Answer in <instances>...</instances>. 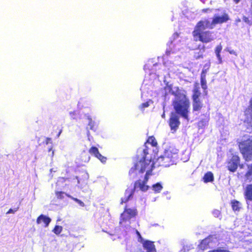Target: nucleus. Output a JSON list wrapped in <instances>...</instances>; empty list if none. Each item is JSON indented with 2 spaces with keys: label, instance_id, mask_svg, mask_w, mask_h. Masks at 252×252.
<instances>
[{
  "label": "nucleus",
  "instance_id": "39448f33",
  "mask_svg": "<svg viewBox=\"0 0 252 252\" xmlns=\"http://www.w3.org/2000/svg\"><path fill=\"white\" fill-rule=\"evenodd\" d=\"M207 28L212 29L214 28V26L212 25V22L208 20L205 19L199 21L193 31V35L194 36L198 35V34L204 32L203 31Z\"/></svg>",
  "mask_w": 252,
  "mask_h": 252
},
{
  "label": "nucleus",
  "instance_id": "c03bdc74",
  "mask_svg": "<svg viewBox=\"0 0 252 252\" xmlns=\"http://www.w3.org/2000/svg\"><path fill=\"white\" fill-rule=\"evenodd\" d=\"M236 3H237L239 2L240 0H233Z\"/></svg>",
  "mask_w": 252,
  "mask_h": 252
},
{
  "label": "nucleus",
  "instance_id": "79ce46f5",
  "mask_svg": "<svg viewBox=\"0 0 252 252\" xmlns=\"http://www.w3.org/2000/svg\"><path fill=\"white\" fill-rule=\"evenodd\" d=\"M143 153H144L145 155H146L147 154H148V152H147V150L146 149L143 150Z\"/></svg>",
  "mask_w": 252,
  "mask_h": 252
},
{
  "label": "nucleus",
  "instance_id": "a211bd4d",
  "mask_svg": "<svg viewBox=\"0 0 252 252\" xmlns=\"http://www.w3.org/2000/svg\"><path fill=\"white\" fill-rule=\"evenodd\" d=\"M202 107V103L200 99H193V109L194 111H198Z\"/></svg>",
  "mask_w": 252,
  "mask_h": 252
},
{
  "label": "nucleus",
  "instance_id": "58836bf2",
  "mask_svg": "<svg viewBox=\"0 0 252 252\" xmlns=\"http://www.w3.org/2000/svg\"><path fill=\"white\" fill-rule=\"evenodd\" d=\"M149 172H148V173H147V172H146V176H145V179H144V180L143 181V182H146V183H147V181H148V177H147V176H148V175H149V174H150Z\"/></svg>",
  "mask_w": 252,
  "mask_h": 252
},
{
  "label": "nucleus",
  "instance_id": "f8f14e48",
  "mask_svg": "<svg viewBox=\"0 0 252 252\" xmlns=\"http://www.w3.org/2000/svg\"><path fill=\"white\" fill-rule=\"evenodd\" d=\"M89 152L92 155H94L95 157L98 158L102 162L104 163L106 162V158L103 156H102L98 151V150L97 148L95 147H92L90 150Z\"/></svg>",
  "mask_w": 252,
  "mask_h": 252
},
{
  "label": "nucleus",
  "instance_id": "2eb2a0df",
  "mask_svg": "<svg viewBox=\"0 0 252 252\" xmlns=\"http://www.w3.org/2000/svg\"><path fill=\"white\" fill-rule=\"evenodd\" d=\"M199 87L198 84H196L194 86L193 91V95H192V99H199V96H200L201 93L199 91Z\"/></svg>",
  "mask_w": 252,
  "mask_h": 252
},
{
  "label": "nucleus",
  "instance_id": "6ab92c4d",
  "mask_svg": "<svg viewBox=\"0 0 252 252\" xmlns=\"http://www.w3.org/2000/svg\"><path fill=\"white\" fill-rule=\"evenodd\" d=\"M136 210L131 209H126L125 211L123 212V216L125 217L126 215H129L131 218L136 215Z\"/></svg>",
  "mask_w": 252,
  "mask_h": 252
},
{
  "label": "nucleus",
  "instance_id": "a18cd8bd",
  "mask_svg": "<svg viewBox=\"0 0 252 252\" xmlns=\"http://www.w3.org/2000/svg\"><path fill=\"white\" fill-rule=\"evenodd\" d=\"M62 132V130H60V132L58 133V134L57 135V137H59L61 134Z\"/></svg>",
  "mask_w": 252,
  "mask_h": 252
},
{
  "label": "nucleus",
  "instance_id": "f704fd0d",
  "mask_svg": "<svg viewBox=\"0 0 252 252\" xmlns=\"http://www.w3.org/2000/svg\"><path fill=\"white\" fill-rule=\"evenodd\" d=\"M225 50H227L228 52H229V53L230 54H234V55L237 56V54H236L235 51H234L233 50H230L229 49H226Z\"/></svg>",
  "mask_w": 252,
  "mask_h": 252
},
{
  "label": "nucleus",
  "instance_id": "423d86ee",
  "mask_svg": "<svg viewBox=\"0 0 252 252\" xmlns=\"http://www.w3.org/2000/svg\"><path fill=\"white\" fill-rule=\"evenodd\" d=\"M240 159L238 156L233 155L227 164L228 169L231 172H235L239 164Z\"/></svg>",
  "mask_w": 252,
  "mask_h": 252
},
{
  "label": "nucleus",
  "instance_id": "e433bc0d",
  "mask_svg": "<svg viewBox=\"0 0 252 252\" xmlns=\"http://www.w3.org/2000/svg\"><path fill=\"white\" fill-rule=\"evenodd\" d=\"M213 214L215 217H218L219 215H220V211L218 210H215L213 212Z\"/></svg>",
  "mask_w": 252,
  "mask_h": 252
},
{
  "label": "nucleus",
  "instance_id": "7c9ffc66",
  "mask_svg": "<svg viewBox=\"0 0 252 252\" xmlns=\"http://www.w3.org/2000/svg\"><path fill=\"white\" fill-rule=\"evenodd\" d=\"M151 102V101H147L145 103H143L141 106H140V108L141 109H143V108H145L146 107H147L149 106V103Z\"/></svg>",
  "mask_w": 252,
  "mask_h": 252
},
{
  "label": "nucleus",
  "instance_id": "f3484780",
  "mask_svg": "<svg viewBox=\"0 0 252 252\" xmlns=\"http://www.w3.org/2000/svg\"><path fill=\"white\" fill-rule=\"evenodd\" d=\"M212 237H209L203 240L200 244V247L201 249H205L207 248V246L211 243V239Z\"/></svg>",
  "mask_w": 252,
  "mask_h": 252
},
{
  "label": "nucleus",
  "instance_id": "49530a36",
  "mask_svg": "<svg viewBox=\"0 0 252 252\" xmlns=\"http://www.w3.org/2000/svg\"><path fill=\"white\" fill-rule=\"evenodd\" d=\"M240 21H241V20H240V19H238L236 20V21H237V22H240Z\"/></svg>",
  "mask_w": 252,
  "mask_h": 252
},
{
  "label": "nucleus",
  "instance_id": "9d476101",
  "mask_svg": "<svg viewBox=\"0 0 252 252\" xmlns=\"http://www.w3.org/2000/svg\"><path fill=\"white\" fill-rule=\"evenodd\" d=\"M178 153V150L173 148L170 147L167 149L165 150V151L163 155H164L166 157L170 158V159L172 160H174V159L176 157V154Z\"/></svg>",
  "mask_w": 252,
  "mask_h": 252
},
{
  "label": "nucleus",
  "instance_id": "f03ea898",
  "mask_svg": "<svg viewBox=\"0 0 252 252\" xmlns=\"http://www.w3.org/2000/svg\"><path fill=\"white\" fill-rule=\"evenodd\" d=\"M239 147L245 160H251L252 159V136H245L239 143Z\"/></svg>",
  "mask_w": 252,
  "mask_h": 252
},
{
  "label": "nucleus",
  "instance_id": "37998d69",
  "mask_svg": "<svg viewBox=\"0 0 252 252\" xmlns=\"http://www.w3.org/2000/svg\"><path fill=\"white\" fill-rule=\"evenodd\" d=\"M50 140H51V139H50V138H47L46 139V144H47L49 143V141H50Z\"/></svg>",
  "mask_w": 252,
  "mask_h": 252
},
{
  "label": "nucleus",
  "instance_id": "c85d7f7f",
  "mask_svg": "<svg viewBox=\"0 0 252 252\" xmlns=\"http://www.w3.org/2000/svg\"><path fill=\"white\" fill-rule=\"evenodd\" d=\"M147 142L151 144L154 146L157 145V142L154 137H150L147 140Z\"/></svg>",
  "mask_w": 252,
  "mask_h": 252
},
{
  "label": "nucleus",
  "instance_id": "c9c22d12",
  "mask_svg": "<svg viewBox=\"0 0 252 252\" xmlns=\"http://www.w3.org/2000/svg\"><path fill=\"white\" fill-rule=\"evenodd\" d=\"M62 192H56V195L58 198H62Z\"/></svg>",
  "mask_w": 252,
  "mask_h": 252
},
{
  "label": "nucleus",
  "instance_id": "0eeeda50",
  "mask_svg": "<svg viewBox=\"0 0 252 252\" xmlns=\"http://www.w3.org/2000/svg\"><path fill=\"white\" fill-rule=\"evenodd\" d=\"M199 38V40L203 42L208 43L214 39V37L212 35V33L209 31L202 32L197 35Z\"/></svg>",
  "mask_w": 252,
  "mask_h": 252
},
{
  "label": "nucleus",
  "instance_id": "aec40b11",
  "mask_svg": "<svg viewBox=\"0 0 252 252\" xmlns=\"http://www.w3.org/2000/svg\"><path fill=\"white\" fill-rule=\"evenodd\" d=\"M214 176L211 172H207L204 176L203 180L204 182L207 183L213 181Z\"/></svg>",
  "mask_w": 252,
  "mask_h": 252
},
{
  "label": "nucleus",
  "instance_id": "412c9836",
  "mask_svg": "<svg viewBox=\"0 0 252 252\" xmlns=\"http://www.w3.org/2000/svg\"><path fill=\"white\" fill-rule=\"evenodd\" d=\"M221 50H222V46L220 45H218L216 48V50H215V53H216V56L219 61L220 63H221L222 62L220 54V52Z\"/></svg>",
  "mask_w": 252,
  "mask_h": 252
},
{
  "label": "nucleus",
  "instance_id": "4468645a",
  "mask_svg": "<svg viewBox=\"0 0 252 252\" xmlns=\"http://www.w3.org/2000/svg\"><path fill=\"white\" fill-rule=\"evenodd\" d=\"M51 221V220L49 217L43 215H41L38 217L36 222L38 224H40L42 222H43L45 224V227H47Z\"/></svg>",
  "mask_w": 252,
  "mask_h": 252
},
{
  "label": "nucleus",
  "instance_id": "20e7f679",
  "mask_svg": "<svg viewBox=\"0 0 252 252\" xmlns=\"http://www.w3.org/2000/svg\"><path fill=\"white\" fill-rule=\"evenodd\" d=\"M146 182H142L140 180L136 181L134 184V188L133 189H126V190L125 197L121 199V203L127 202L130 197L132 196L134 191L137 188H139L142 191H147L149 189V186L146 185Z\"/></svg>",
  "mask_w": 252,
  "mask_h": 252
},
{
  "label": "nucleus",
  "instance_id": "3c124183",
  "mask_svg": "<svg viewBox=\"0 0 252 252\" xmlns=\"http://www.w3.org/2000/svg\"><path fill=\"white\" fill-rule=\"evenodd\" d=\"M51 150V148L49 149V151H50Z\"/></svg>",
  "mask_w": 252,
  "mask_h": 252
},
{
  "label": "nucleus",
  "instance_id": "393cba45",
  "mask_svg": "<svg viewBox=\"0 0 252 252\" xmlns=\"http://www.w3.org/2000/svg\"><path fill=\"white\" fill-rule=\"evenodd\" d=\"M249 170L246 174V177L248 180H252V164L248 166Z\"/></svg>",
  "mask_w": 252,
  "mask_h": 252
},
{
  "label": "nucleus",
  "instance_id": "b1692460",
  "mask_svg": "<svg viewBox=\"0 0 252 252\" xmlns=\"http://www.w3.org/2000/svg\"><path fill=\"white\" fill-rule=\"evenodd\" d=\"M152 188L155 192H159L162 189V186L159 183H157L153 185Z\"/></svg>",
  "mask_w": 252,
  "mask_h": 252
},
{
  "label": "nucleus",
  "instance_id": "09e8293b",
  "mask_svg": "<svg viewBox=\"0 0 252 252\" xmlns=\"http://www.w3.org/2000/svg\"><path fill=\"white\" fill-rule=\"evenodd\" d=\"M54 151H53V152H52V156H54Z\"/></svg>",
  "mask_w": 252,
  "mask_h": 252
},
{
  "label": "nucleus",
  "instance_id": "9b49d317",
  "mask_svg": "<svg viewBox=\"0 0 252 252\" xmlns=\"http://www.w3.org/2000/svg\"><path fill=\"white\" fill-rule=\"evenodd\" d=\"M169 124L171 129L176 130L178 127L180 122L179 121V117L176 114H172L170 119Z\"/></svg>",
  "mask_w": 252,
  "mask_h": 252
},
{
  "label": "nucleus",
  "instance_id": "de8ad7c7",
  "mask_svg": "<svg viewBox=\"0 0 252 252\" xmlns=\"http://www.w3.org/2000/svg\"><path fill=\"white\" fill-rule=\"evenodd\" d=\"M243 165H240V167L241 168H243Z\"/></svg>",
  "mask_w": 252,
  "mask_h": 252
},
{
  "label": "nucleus",
  "instance_id": "a19ab883",
  "mask_svg": "<svg viewBox=\"0 0 252 252\" xmlns=\"http://www.w3.org/2000/svg\"><path fill=\"white\" fill-rule=\"evenodd\" d=\"M178 36V34L177 33H174L173 35V37L174 38H177Z\"/></svg>",
  "mask_w": 252,
  "mask_h": 252
},
{
  "label": "nucleus",
  "instance_id": "7ed1b4c3",
  "mask_svg": "<svg viewBox=\"0 0 252 252\" xmlns=\"http://www.w3.org/2000/svg\"><path fill=\"white\" fill-rule=\"evenodd\" d=\"M154 165V163L151 162L150 159H146L145 158L143 160H141L136 163L134 168H131L129 170V174L132 175V174L135 171L136 174L138 173H143L146 171L147 173L150 172Z\"/></svg>",
  "mask_w": 252,
  "mask_h": 252
},
{
  "label": "nucleus",
  "instance_id": "c756f323",
  "mask_svg": "<svg viewBox=\"0 0 252 252\" xmlns=\"http://www.w3.org/2000/svg\"><path fill=\"white\" fill-rule=\"evenodd\" d=\"M172 45V42L170 43V44L169 45V48L167 49L166 53L167 55H170L171 53H174L175 51L173 50L171 47Z\"/></svg>",
  "mask_w": 252,
  "mask_h": 252
},
{
  "label": "nucleus",
  "instance_id": "4be33fe9",
  "mask_svg": "<svg viewBox=\"0 0 252 252\" xmlns=\"http://www.w3.org/2000/svg\"><path fill=\"white\" fill-rule=\"evenodd\" d=\"M130 219L131 218L130 217V216H129L128 215H126V216L124 217L123 216V213H122L121 215V220L120 221V223L122 225H124V222H126L127 221L129 222V220H130Z\"/></svg>",
  "mask_w": 252,
  "mask_h": 252
},
{
  "label": "nucleus",
  "instance_id": "a878e982",
  "mask_svg": "<svg viewBox=\"0 0 252 252\" xmlns=\"http://www.w3.org/2000/svg\"><path fill=\"white\" fill-rule=\"evenodd\" d=\"M232 207L233 210H239L240 208V203L237 201H233L231 202Z\"/></svg>",
  "mask_w": 252,
  "mask_h": 252
},
{
  "label": "nucleus",
  "instance_id": "1a4fd4ad",
  "mask_svg": "<svg viewBox=\"0 0 252 252\" xmlns=\"http://www.w3.org/2000/svg\"><path fill=\"white\" fill-rule=\"evenodd\" d=\"M228 20L229 17L226 13H224L221 16L215 15L212 21V25H213L214 27L216 25L226 22Z\"/></svg>",
  "mask_w": 252,
  "mask_h": 252
},
{
  "label": "nucleus",
  "instance_id": "473e14b6",
  "mask_svg": "<svg viewBox=\"0 0 252 252\" xmlns=\"http://www.w3.org/2000/svg\"><path fill=\"white\" fill-rule=\"evenodd\" d=\"M73 199H74L76 202H77V203H78L81 206H84V203L81 201V200L77 199V198H73Z\"/></svg>",
  "mask_w": 252,
  "mask_h": 252
},
{
  "label": "nucleus",
  "instance_id": "72a5a7b5",
  "mask_svg": "<svg viewBox=\"0 0 252 252\" xmlns=\"http://www.w3.org/2000/svg\"><path fill=\"white\" fill-rule=\"evenodd\" d=\"M17 209H10L6 214H14L17 211Z\"/></svg>",
  "mask_w": 252,
  "mask_h": 252
},
{
  "label": "nucleus",
  "instance_id": "bb28decb",
  "mask_svg": "<svg viewBox=\"0 0 252 252\" xmlns=\"http://www.w3.org/2000/svg\"><path fill=\"white\" fill-rule=\"evenodd\" d=\"M62 230H63L62 226H59V225H56V226H55L53 231L54 232V233L58 235V234H59L62 232Z\"/></svg>",
  "mask_w": 252,
  "mask_h": 252
},
{
  "label": "nucleus",
  "instance_id": "ea45409f",
  "mask_svg": "<svg viewBox=\"0 0 252 252\" xmlns=\"http://www.w3.org/2000/svg\"><path fill=\"white\" fill-rule=\"evenodd\" d=\"M136 234L139 236V238H140L141 239L142 237L141 236V235H140V233L137 230H136Z\"/></svg>",
  "mask_w": 252,
  "mask_h": 252
},
{
  "label": "nucleus",
  "instance_id": "cd10ccee",
  "mask_svg": "<svg viewBox=\"0 0 252 252\" xmlns=\"http://www.w3.org/2000/svg\"><path fill=\"white\" fill-rule=\"evenodd\" d=\"M88 120H89L88 126L90 127L91 129H94V122L93 121L92 118L90 117H88Z\"/></svg>",
  "mask_w": 252,
  "mask_h": 252
},
{
  "label": "nucleus",
  "instance_id": "5701e85b",
  "mask_svg": "<svg viewBox=\"0 0 252 252\" xmlns=\"http://www.w3.org/2000/svg\"><path fill=\"white\" fill-rule=\"evenodd\" d=\"M205 75L204 71H202L201 75V86L203 89L205 90L207 89L206 81L205 79Z\"/></svg>",
  "mask_w": 252,
  "mask_h": 252
},
{
  "label": "nucleus",
  "instance_id": "6e6552de",
  "mask_svg": "<svg viewBox=\"0 0 252 252\" xmlns=\"http://www.w3.org/2000/svg\"><path fill=\"white\" fill-rule=\"evenodd\" d=\"M174 161V160L170 159V158L162 155L157 159V163L160 166L167 167L170 164H172Z\"/></svg>",
  "mask_w": 252,
  "mask_h": 252
},
{
  "label": "nucleus",
  "instance_id": "4c0bfd02",
  "mask_svg": "<svg viewBox=\"0 0 252 252\" xmlns=\"http://www.w3.org/2000/svg\"><path fill=\"white\" fill-rule=\"evenodd\" d=\"M243 20L245 21V22L248 23V24H249L250 23V20H249V19L246 17H243Z\"/></svg>",
  "mask_w": 252,
  "mask_h": 252
},
{
  "label": "nucleus",
  "instance_id": "ddd939ff",
  "mask_svg": "<svg viewBox=\"0 0 252 252\" xmlns=\"http://www.w3.org/2000/svg\"><path fill=\"white\" fill-rule=\"evenodd\" d=\"M143 246L147 252H156L155 246L153 242L145 241L143 243Z\"/></svg>",
  "mask_w": 252,
  "mask_h": 252
},
{
  "label": "nucleus",
  "instance_id": "dca6fc26",
  "mask_svg": "<svg viewBox=\"0 0 252 252\" xmlns=\"http://www.w3.org/2000/svg\"><path fill=\"white\" fill-rule=\"evenodd\" d=\"M245 194L247 199L252 201V184L246 187Z\"/></svg>",
  "mask_w": 252,
  "mask_h": 252
},
{
  "label": "nucleus",
  "instance_id": "f257e3e1",
  "mask_svg": "<svg viewBox=\"0 0 252 252\" xmlns=\"http://www.w3.org/2000/svg\"><path fill=\"white\" fill-rule=\"evenodd\" d=\"M175 92L171 90V93L175 95L173 106L176 112L185 119L188 118V109L189 107V101L186 97V92L184 90L177 88Z\"/></svg>",
  "mask_w": 252,
  "mask_h": 252
},
{
  "label": "nucleus",
  "instance_id": "8fccbe9b",
  "mask_svg": "<svg viewBox=\"0 0 252 252\" xmlns=\"http://www.w3.org/2000/svg\"><path fill=\"white\" fill-rule=\"evenodd\" d=\"M208 10V9H206V10L203 9V11H206V10Z\"/></svg>",
  "mask_w": 252,
  "mask_h": 252
},
{
  "label": "nucleus",
  "instance_id": "2f4dec72",
  "mask_svg": "<svg viewBox=\"0 0 252 252\" xmlns=\"http://www.w3.org/2000/svg\"><path fill=\"white\" fill-rule=\"evenodd\" d=\"M69 115L70 117L73 119H76V113L75 112H70Z\"/></svg>",
  "mask_w": 252,
  "mask_h": 252
}]
</instances>
